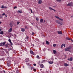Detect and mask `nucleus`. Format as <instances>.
I'll return each mask as SVG.
<instances>
[{"label":"nucleus","mask_w":73,"mask_h":73,"mask_svg":"<svg viewBox=\"0 0 73 73\" xmlns=\"http://www.w3.org/2000/svg\"><path fill=\"white\" fill-rule=\"evenodd\" d=\"M5 43H6V42L5 41L3 42H1V43H0V46H4L5 48H6V47H8L9 46L8 45V44H5Z\"/></svg>","instance_id":"1"},{"label":"nucleus","mask_w":73,"mask_h":73,"mask_svg":"<svg viewBox=\"0 0 73 73\" xmlns=\"http://www.w3.org/2000/svg\"><path fill=\"white\" fill-rule=\"evenodd\" d=\"M71 49H72V46H68V47L66 48L64 50L66 52H68V51H70V50H71Z\"/></svg>","instance_id":"2"},{"label":"nucleus","mask_w":73,"mask_h":73,"mask_svg":"<svg viewBox=\"0 0 73 73\" xmlns=\"http://www.w3.org/2000/svg\"><path fill=\"white\" fill-rule=\"evenodd\" d=\"M67 5V6H70V7H72V6H73V3L72 2L69 3Z\"/></svg>","instance_id":"3"},{"label":"nucleus","mask_w":73,"mask_h":73,"mask_svg":"<svg viewBox=\"0 0 73 73\" xmlns=\"http://www.w3.org/2000/svg\"><path fill=\"white\" fill-rule=\"evenodd\" d=\"M55 17H56V18H57V19H58L60 20L61 21H63V19H61L60 17H58L57 16H55Z\"/></svg>","instance_id":"4"},{"label":"nucleus","mask_w":73,"mask_h":73,"mask_svg":"<svg viewBox=\"0 0 73 73\" xmlns=\"http://www.w3.org/2000/svg\"><path fill=\"white\" fill-rule=\"evenodd\" d=\"M57 32L59 35H62V32L61 31H58Z\"/></svg>","instance_id":"5"},{"label":"nucleus","mask_w":73,"mask_h":73,"mask_svg":"<svg viewBox=\"0 0 73 73\" xmlns=\"http://www.w3.org/2000/svg\"><path fill=\"white\" fill-rule=\"evenodd\" d=\"M8 41L10 42V44L11 45H13V43L12 42V41H11V40L10 39H9L8 40Z\"/></svg>","instance_id":"6"},{"label":"nucleus","mask_w":73,"mask_h":73,"mask_svg":"<svg viewBox=\"0 0 73 73\" xmlns=\"http://www.w3.org/2000/svg\"><path fill=\"white\" fill-rule=\"evenodd\" d=\"M68 60H69V61H73V58L72 57H71L70 58H68Z\"/></svg>","instance_id":"7"},{"label":"nucleus","mask_w":73,"mask_h":73,"mask_svg":"<svg viewBox=\"0 0 73 73\" xmlns=\"http://www.w3.org/2000/svg\"><path fill=\"white\" fill-rule=\"evenodd\" d=\"M29 59L28 58H27L25 59V62H28L29 61Z\"/></svg>","instance_id":"8"},{"label":"nucleus","mask_w":73,"mask_h":73,"mask_svg":"<svg viewBox=\"0 0 73 73\" xmlns=\"http://www.w3.org/2000/svg\"><path fill=\"white\" fill-rule=\"evenodd\" d=\"M15 70H16V71L17 72V73H20L18 72H19V69H18V68H16L15 69Z\"/></svg>","instance_id":"9"},{"label":"nucleus","mask_w":73,"mask_h":73,"mask_svg":"<svg viewBox=\"0 0 73 73\" xmlns=\"http://www.w3.org/2000/svg\"><path fill=\"white\" fill-rule=\"evenodd\" d=\"M41 3H42V1L41 0H39L38 3L39 4H41Z\"/></svg>","instance_id":"10"},{"label":"nucleus","mask_w":73,"mask_h":73,"mask_svg":"<svg viewBox=\"0 0 73 73\" xmlns=\"http://www.w3.org/2000/svg\"><path fill=\"white\" fill-rule=\"evenodd\" d=\"M64 66H69V64L67 63H64Z\"/></svg>","instance_id":"11"},{"label":"nucleus","mask_w":73,"mask_h":73,"mask_svg":"<svg viewBox=\"0 0 73 73\" xmlns=\"http://www.w3.org/2000/svg\"><path fill=\"white\" fill-rule=\"evenodd\" d=\"M21 31L22 32H24L25 31V29L24 28H21Z\"/></svg>","instance_id":"12"},{"label":"nucleus","mask_w":73,"mask_h":73,"mask_svg":"<svg viewBox=\"0 0 73 73\" xmlns=\"http://www.w3.org/2000/svg\"><path fill=\"white\" fill-rule=\"evenodd\" d=\"M17 12L18 13H22V11L20 10H18Z\"/></svg>","instance_id":"13"},{"label":"nucleus","mask_w":73,"mask_h":73,"mask_svg":"<svg viewBox=\"0 0 73 73\" xmlns=\"http://www.w3.org/2000/svg\"><path fill=\"white\" fill-rule=\"evenodd\" d=\"M12 31V28L11 27L10 29L9 30V32H11Z\"/></svg>","instance_id":"14"},{"label":"nucleus","mask_w":73,"mask_h":73,"mask_svg":"<svg viewBox=\"0 0 73 73\" xmlns=\"http://www.w3.org/2000/svg\"><path fill=\"white\" fill-rule=\"evenodd\" d=\"M66 40H71V39L68 37H66Z\"/></svg>","instance_id":"15"},{"label":"nucleus","mask_w":73,"mask_h":73,"mask_svg":"<svg viewBox=\"0 0 73 73\" xmlns=\"http://www.w3.org/2000/svg\"><path fill=\"white\" fill-rule=\"evenodd\" d=\"M40 68H44V65H43V64H41L40 65Z\"/></svg>","instance_id":"16"},{"label":"nucleus","mask_w":73,"mask_h":73,"mask_svg":"<svg viewBox=\"0 0 73 73\" xmlns=\"http://www.w3.org/2000/svg\"><path fill=\"white\" fill-rule=\"evenodd\" d=\"M56 23H57V24H59V23H60V21L56 20Z\"/></svg>","instance_id":"17"},{"label":"nucleus","mask_w":73,"mask_h":73,"mask_svg":"<svg viewBox=\"0 0 73 73\" xmlns=\"http://www.w3.org/2000/svg\"><path fill=\"white\" fill-rule=\"evenodd\" d=\"M0 34L2 35H3L4 34V32L3 31H0Z\"/></svg>","instance_id":"18"},{"label":"nucleus","mask_w":73,"mask_h":73,"mask_svg":"<svg viewBox=\"0 0 73 73\" xmlns=\"http://www.w3.org/2000/svg\"><path fill=\"white\" fill-rule=\"evenodd\" d=\"M5 51L6 52V53H8V52H9V51H8V49H6V50L5 49Z\"/></svg>","instance_id":"19"},{"label":"nucleus","mask_w":73,"mask_h":73,"mask_svg":"<svg viewBox=\"0 0 73 73\" xmlns=\"http://www.w3.org/2000/svg\"><path fill=\"white\" fill-rule=\"evenodd\" d=\"M48 63L49 64H52L53 63V62H51V61H48Z\"/></svg>","instance_id":"20"},{"label":"nucleus","mask_w":73,"mask_h":73,"mask_svg":"<svg viewBox=\"0 0 73 73\" xmlns=\"http://www.w3.org/2000/svg\"><path fill=\"white\" fill-rule=\"evenodd\" d=\"M53 52L54 54H56V50H53Z\"/></svg>","instance_id":"21"},{"label":"nucleus","mask_w":73,"mask_h":73,"mask_svg":"<svg viewBox=\"0 0 73 73\" xmlns=\"http://www.w3.org/2000/svg\"><path fill=\"white\" fill-rule=\"evenodd\" d=\"M46 44H47V45H49V42L46 41Z\"/></svg>","instance_id":"22"},{"label":"nucleus","mask_w":73,"mask_h":73,"mask_svg":"<svg viewBox=\"0 0 73 73\" xmlns=\"http://www.w3.org/2000/svg\"><path fill=\"white\" fill-rule=\"evenodd\" d=\"M30 53H31V54H33V52L32 50H30Z\"/></svg>","instance_id":"23"},{"label":"nucleus","mask_w":73,"mask_h":73,"mask_svg":"<svg viewBox=\"0 0 73 73\" xmlns=\"http://www.w3.org/2000/svg\"><path fill=\"white\" fill-rule=\"evenodd\" d=\"M7 50H8V51H9V50H12V48H9Z\"/></svg>","instance_id":"24"},{"label":"nucleus","mask_w":73,"mask_h":73,"mask_svg":"<svg viewBox=\"0 0 73 73\" xmlns=\"http://www.w3.org/2000/svg\"><path fill=\"white\" fill-rule=\"evenodd\" d=\"M9 25H10V26H11V27H12L13 26L12 23H10Z\"/></svg>","instance_id":"25"},{"label":"nucleus","mask_w":73,"mask_h":73,"mask_svg":"<svg viewBox=\"0 0 73 73\" xmlns=\"http://www.w3.org/2000/svg\"><path fill=\"white\" fill-rule=\"evenodd\" d=\"M43 20L42 19H41L40 21V23H42V22H43Z\"/></svg>","instance_id":"26"},{"label":"nucleus","mask_w":73,"mask_h":73,"mask_svg":"<svg viewBox=\"0 0 73 73\" xmlns=\"http://www.w3.org/2000/svg\"><path fill=\"white\" fill-rule=\"evenodd\" d=\"M56 1L57 2H61V0H56Z\"/></svg>","instance_id":"27"},{"label":"nucleus","mask_w":73,"mask_h":73,"mask_svg":"<svg viewBox=\"0 0 73 73\" xmlns=\"http://www.w3.org/2000/svg\"><path fill=\"white\" fill-rule=\"evenodd\" d=\"M49 9H50V10H53V9L52 8V7H49Z\"/></svg>","instance_id":"28"},{"label":"nucleus","mask_w":73,"mask_h":73,"mask_svg":"<svg viewBox=\"0 0 73 73\" xmlns=\"http://www.w3.org/2000/svg\"><path fill=\"white\" fill-rule=\"evenodd\" d=\"M4 6L3 5H2V6H1V8H2V9H4Z\"/></svg>","instance_id":"29"},{"label":"nucleus","mask_w":73,"mask_h":73,"mask_svg":"<svg viewBox=\"0 0 73 73\" xmlns=\"http://www.w3.org/2000/svg\"><path fill=\"white\" fill-rule=\"evenodd\" d=\"M56 46V44H54L53 45V46H54V47H55Z\"/></svg>","instance_id":"30"},{"label":"nucleus","mask_w":73,"mask_h":73,"mask_svg":"<svg viewBox=\"0 0 73 73\" xmlns=\"http://www.w3.org/2000/svg\"><path fill=\"white\" fill-rule=\"evenodd\" d=\"M10 64L9 63L7 64V66H8V67H9L10 66Z\"/></svg>","instance_id":"31"},{"label":"nucleus","mask_w":73,"mask_h":73,"mask_svg":"<svg viewBox=\"0 0 73 73\" xmlns=\"http://www.w3.org/2000/svg\"><path fill=\"white\" fill-rule=\"evenodd\" d=\"M30 11H31V13H33V11H32V9H30Z\"/></svg>","instance_id":"32"},{"label":"nucleus","mask_w":73,"mask_h":73,"mask_svg":"<svg viewBox=\"0 0 73 73\" xmlns=\"http://www.w3.org/2000/svg\"><path fill=\"white\" fill-rule=\"evenodd\" d=\"M36 20H37V21H38L39 20V19L37 18H36Z\"/></svg>","instance_id":"33"},{"label":"nucleus","mask_w":73,"mask_h":73,"mask_svg":"<svg viewBox=\"0 0 73 73\" xmlns=\"http://www.w3.org/2000/svg\"><path fill=\"white\" fill-rule=\"evenodd\" d=\"M39 56L38 55H37V56H36V58H39Z\"/></svg>","instance_id":"34"},{"label":"nucleus","mask_w":73,"mask_h":73,"mask_svg":"<svg viewBox=\"0 0 73 73\" xmlns=\"http://www.w3.org/2000/svg\"><path fill=\"white\" fill-rule=\"evenodd\" d=\"M19 24H20V22H19L18 21L17 22V25H19Z\"/></svg>","instance_id":"35"},{"label":"nucleus","mask_w":73,"mask_h":73,"mask_svg":"<svg viewBox=\"0 0 73 73\" xmlns=\"http://www.w3.org/2000/svg\"><path fill=\"white\" fill-rule=\"evenodd\" d=\"M63 46H64V47H65V44H62Z\"/></svg>","instance_id":"36"},{"label":"nucleus","mask_w":73,"mask_h":73,"mask_svg":"<svg viewBox=\"0 0 73 73\" xmlns=\"http://www.w3.org/2000/svg\"><path fill=\"white\" fill-rule=\"evenodd\" d=\"M5 15V13H3L2 14V16H4Z\"/></svg>","instance_id":"37"},{"label":"nucleus","mask_w":73,"mask_h":73,"mask_svg":"<svg viewBox=\"0 0 73 73\" xmlns=\"http://www.w3.org/2000/svg\"><path fill=\"white\" fill-rule=\"evenodd\" d=\"M33 67H31V70H32V69H33Z\"/></svg>","instance_id":"38"},{"label":"nucleus","mask_w":73,"mask_h":73,"mask_svg":"<svg viewBox=\"0 0 73 73\" xmlns=\"http://www.w3.org/2000/svg\"><path fill=\"white\" fill-rule=\"evenodd\" d=\"M35 34V33L33 32L31 34L32 35H33Z\"/></svg>","instance_id":"39"},{"label":"nucleus","mask_w":73,"mask_h":73,"mask_svg":"<svg viewBox=\"0 0 73 73\" xmlns=\"http://www.w3.org/2000/svg\"><path fill=\"white\" fill-rule=\"evenodd\" d=\"M63 46V44H62L61 46V48H62Z\"/></svg>","instance_id":"40"},{"label":"nucleus","mask_w":73,"mask_h":73,"mask_svg":"<svg viewBox=\"0 0 73 73\" xmlns=\"http://www.w3.org/2000/svg\"><path fill=\"white\" fill-rule=\"evenodd\" d=\"M14 9H16V8H17V7L16 6H15L14 7Z\"/></svg>","instance_id":"41"},{"label":"nucleus","mask_w":73,"mask_h":73,"mask_svg":"<svg viewBox=\"0 0 73 73\" xmlns=\"http://www.w3.org/2000/svg\"><path fill=\"white\" fill-rule=\"evenodd\" d=\"M33 65L34 66H36V64H34Z\"/></svg>","instance_id":"42"},{"label":"nucleus","mask_w":73,"mask_h":73,"mask_svg":"<svg viewBox=\"0 0 73 73\" xmlns=\"http://www.w3.org/2000/svg\"><path fill=\"white\" fill-rule=\"evenodd\" d=\"M59 24H60V25H62V23H60L59 22Z\"/></svg>","instance_id":"43"},{"label":"nucleus","mask_w":73,"mask_h":73,"mask_svg":"<svg viewBox=\"0 0 73 73\" xmlns=\"http://www.w3.org/2000/svg\"><path fill=\"white\" fill-rule=\"evenodd\" d=\"M52 10L53 11H54V12H56V11L55 10H54V9H52Z\"/></svg>","instance_id":"44"},{"label":"nucleus","mask_w":73,"mask_h":73,"mask_svg":"<svg viewBox=\"0 0 73 73\" xmlns=\"http://www.w3.org/2000/svg\"><path fill=\"white\" fill-rule=\"evenodd\" d=\"M27 39H28L29 38V37L28 36H27L26 37Z\"/></svg>","instance_id":"45"},{"label":"nucleus","mask_w":73,"mask_h":73,"mask_svg":"<svg viewBox=\"0 0 73 73\" xmlns=\"http://www.w3.org/2000/svg\"><path fill=\"white\" fill-rule=\"evenodd\" d=\"M3 73H6V72H5V70H4L3 71Z\"/></svg>","instance_id":"46"},{"label":"nucleus","mask_w":73,"mask_h":73,"mask_svg":"<svg viewBox=\"0 0 73 73\" xmlns=\"http://www.w3.org/2000/svg\"><path fill=\"white\" fill-rule=\"evenodd\" d=\"M71 40V41L73 42V40H72V39H71V40Z\"/></svg>","instance_id":"47"},{"label":"nucleus","mask_w":73,"mask_h":73,"mask_svg":"<svg viewBox=\"0 0 73 73\" xmlns=\"http://www.w3.org/2000/svg\"><path fill=\"white\" fill-rule=\"evenodd\" d=\"M27 26H26L25 27V29H27Z\"/></svg>","instance_id":"48"},{"label":"nucleus","mask_w":73,"mask_h":73,"mask_svg":"<svg viewBox=\"0 0 73 73\" xmlns=\"http://www.w3.org/2000/svg\"><path fill=\"white\" fill-rule=\"evenodd\" d=\"M36 69H34V71H36Z\"/></svg>","instance_id":"49"},{"label":"nucleus","mask_w":73,"mask_h":73,"mask_svg":"<svg viewBox=\"0 0 73 73\" xmlns=\"http://www.w3.org/2000/svg\"><path fill=\"white\" fill-rule=\"evenodd\" d=\"M7 7L6 6L4 7V8H7Z\"/></svg>","instance_id":"50"},{"label":"nucleus","mask_w":73,"mask_h":73,"mask_svg":"<svg viewBox=\"0 0 73 73\" xmlns=\"http://www.w3.org/2000/svg\"><path fill=\"white\" fill-rule=\"evenodd\" d=\"M0 60H3V59H0Z\"/></svg>","instance_id":"51"},{"label":"nucleus","mask_w":73,"mask_h":73,"mask_svg":"<svg viewBox=\"0 0 73 73\" xmlns=\"http://www.w3.org/2000/svg\"><path fill=\"white\" fill-rule=\"evenodd\" d=\"M13 36V34H12L11 35V36Z\"/></svg>","instance_id":"52"},{"label":"nucleus","mask_w":73,"mask_h":73,"mask_svg":"<svg viewBox=\"0 0 73 73\" xmlns=\"http://www.w3.org/2000/svg\"><path fill=\"white\" fill-rule=\"evenodd\" d=\"M71 17H73V15H72L71 16Z\"/></svg>","instance_id":"53"},{"label":"nucleus","mask_w":73,"mask_h":73,"mask_svg":"<svg viewBox=\"0 0 73 73\" xmlns=\"http://www.w3.org/2000/svg\"><path fill=\"white\" fill-rule=\"evenodd\" d=\"M5 16L6 17H7V15H5Z\"/></svg>","instance_id":"54"},{"label":"nucleus","mask_w":73,"mask_h":73,"mask_svg":"<svg viewBox=\"0 0 73 73\" xmlns=\"http://www.w3.org/2000/svg\"><path fill=\"white\" fill-rule=\"evenodd\" d=\"M45 20H44V22L43 23H45Z\"/></svg>","instance_id":"55"},{"label":"nucleus","mask_w":73,"mask_h":73,"mask_svg":"<svg viewBox=\"0 0 73 73\" xmlns=\"http://www.w3.org/2000/svg\"><path fill=\"white\" fill-rule=\"evenodd\" d=\"M33 46H35V45H34V44H33Z\"/></svg>","instance_id":"56"},{"label":"nucleus","mask_w":73,"mask_h":73,"mask_svg":"<svg viewBox=\"0 0 73 73\" xmlns=\"http://www.w3.org/2000/svg\"><path fill=\"white\" fill-rule=\"evenodd\" d=\"M44 42L43 43V45H44Z\"/></svg>","instance_id":"57"},{"label":"nucleus","mask_w":73,"mask_h":73,"mask_svg":"<svg viewBox=\"0 0 73 73\" xmlns=\"http://www.w3.org/2000/svg\"><path fill=\"white\" fill-rule=\"evenodd\" d=\"M1 31V29H0V31Z\"/></svg>","instance_id":"58"},{"label":"nucleus","mask_w":73,"mask_h":73,"mask_svg":"<svg viewBox=\"0 0 73 73\" xmlns=\"http://www.w3.org/2000/svg\"><path fill=\"white\" fill-rule=\"evenodd\" d=\"M0 24H1V22H0Z\"/></svg>","instance_id":"59"},{"label":"nucleus","mask_w":73,"mask_h":73,"mask_svg":"<svg viewBox=\"0 0 73 73\" xmlns=\"http://www.w3.org/2000/svg\"><path fill=\"white\" fill-rule=\"evenodd\" d=\"M23 68H24V66H23Z\"/></svg>","instance_id":"60"},{"label":"nucleus","mask_w":73,"mask_h":73,"mask_svg":"<svg viewBox=\"0 0 73 73\" xmlns=\"http://www.w3.org/2000/svg\"><path fill=\"white\" fill-rule=\"evenodd\" d=\"M42 70V69H40V70Z\"/></svg>","instance_id":"61"},{"label":"nucleus","mask_w":73,"mask_h":73,"mask_svg":"<svg viewBox=\"0 0 73 73\" xmlns=\"http://www.w3.org/2000/svg\"><path fill=\"white\" fill-rule=\"evenodd\" d=\"M72 69H73V67H72Z\"/></svg>","instance_id":"62"},{"label":"nucleus","mask_w":73,"mask_h":73,"mask_svg":"<svg viewBox=\"0 0 73 73\" xmlns=\"http://www.w3.org/2000/svg\"><path fill=\"white\" fill-rule=\"evenodd\" d=\"M43 61H44V60H43Z\"/></svg>","instance_id":"63"},{"label":"nucleus","mask_w":73,"mask_h":73,"mask_svg":"<svg viewBox=\"0 0 73 73\" xmlns=\"http://www.w3.org/2000/svg\"><path fill=\"white\" fill-rule=\"evenodd\" d=\"M37 73H40V72H38Z\"/></svg>","instance_id":"64"}]
</instances>
